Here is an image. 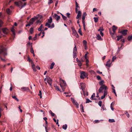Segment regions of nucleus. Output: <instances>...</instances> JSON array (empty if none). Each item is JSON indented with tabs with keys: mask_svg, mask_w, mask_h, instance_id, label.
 Wrapping results in <instances>:
<instances>
[{
	"mask_svg": "<svg viewBox=\"0 0 132 132\" xmlns=\"http://www.w3.org/2000/svg\"><path fill=\"white\" fill-rule=\"evenodd\" d=\"M78 32L79 33V34H80V35L81 36L82 35V32L81 30V28H80L79 29L78 31Z\"/></svg>",
	"mask_w": 132,
	"mask_h": 132,
	"instance_id": "obj_33",
	"label": "nucleus"
},
{
	"mask_svg": "<svg viewBox=\"0 0 132 132\" xmlns=\"http://www.w3.org/2000/svg\"><path fill=\"white\" fill-rule=\"evenodd\" d=\"M39 93L38 94V95H42V92L40 90H39Z\"/></svg>",
	"mask_w": 132,
	"mask_h": 132,
	"instance_id": "obj_62",
	"label": "nucleus"
},
{
	"mask_svg": "<svg viewBox=\"0 0 132 132\" xmlns=\"http://www.w3.org/2000/svg\"><path fill=\"white\" fill-rule=\"evenodd\" d=\"M55 63L54 62L52 63L50 66V69H52L53 68V67Z\"/></svg>",
	"mask_w": 132,
	"mask_h": 132,
	"instance_id": "obj_21",
	"label": "nucleus"
},
{
	"mask_svg": "<svg viewBox=\"0 0 132 132\" xmlns=\"http://www.w3.org/2000/svg\"><path fill=\"white\" fill-rule=\"evenodd\" d=\"M78 65L79 66H81L82 65V64L80 61L78 62Z\"/></svg>",
	"mask_w": 132,
	"mask_h": 132,
	"instance_id": "obj_51",
	"label": "nucleus"
},
{
	"mask_svg": "<svg viewBox=\"0 0 132 132\" xmlns=\"http://www.w3.org/2000/svg\"><path fill=\"white\" fill-rule=\"evenodd\" d=\"M115 32H110V34L111 36H113L115 34Z\"/></svg>",
	"mask_w": 132,
	"mask_h": 132,
	"instance_id": "obj_55",
	"label": "nucleus"
},
{
	"mask_svg": "<svg viewBox=\"0 0 132 132\" xmlns=\"http://www.w3.org/2000/svg\"><path fill=\"white\" fill-rule=\"evenodd\" d=\"M86 103H88L89 102H92L91 101L89 100V99L88 98H86Z\"/></svg>",
	"mask_w": 132,
	"mask_h": 132,
	"instance_id": "obj_27",
	"label": "nucleus"
},
{
	"mask_svg": "<svg viewBox=\"0 0 132 132\" xmlns=\"http://www.w3.org/2000/svg\"><path fill=\"white\" fill-rule=\"evenodd\" d=\"M102 31H100V34L102 36H103V33L102 32Z\"/></svg>",
	"mask_w": 132,
	"mask_h": 132,
	"instance_id": "obj_57",
	"label": "nucleus"
},
{
	"mask_svg": "<svg viewBox=\"0 0 132 132\" xmlns=\"http://www.w3.org/2000/svg\"><path fill=\"white\" fill-rule=\"evenodd\" d=\"M125 112H126V113H125V114H126L127 117L128 118H129L130 117V115H129V114L128 113V112H127V111H125Z\"/></svg>",
	"mask_w": 132,
	"mask_h": 132,
	"instance_id": "obj_46",
	"label": "nucleus"
},
{
	"mask_svg": "<svg viewBox=\"0 0 132 132\" xmlns=\"http://www.w3.org/2000/svg\"><path fill=\"white\" fill-rule=\"evenodd\" d=\"M72 31L74 34H76L77 33V32L76 30H74H74Z\"/></svg>",
	"mask_w": 132,
	"mask_h": 132,
	"instance_id": "obj_63",
	"label": "nucleus"
},
{
	"mask_svg": "<svg viewBox=\"0 0 132 132\" xmlns=\"http://www.w3.org/2000/svg\"><path fill=\"white\" fill-rule=\"evenodd\" d=\"M53 0H49V2H48V4L50 5L51 4L53 3Z\"/></svg>",
	"mask_w": 132,
	"mask_h": 132,
	"instance_id": "obj_47",
	"label": "nucleus"
},
{
	"mask_svg": "<svg viewBox=\"0 0 132 132\" xmlns=\"http://www.w3.org/2000/svg\"><path fill=\"white\" fill-rule=\"evenodd\" d=\"M102 102L101 101H100L98 102V104L101 107L102 106Z\"/></svg>",
	"mask_w": 132,
	"mask_h": 132,
	"instance_id": "obj_42",
	"label": "nucleus"
},
{
	"mask_svg": "<svg viewBox=\"0 0 132 132\" xmlns=\"http://www.w3.org/2000/svg\"><path fill=\"white\" fill-rule=\"evenodd\" d=\"M45 130L46 132H48L47 131V124H48V122L47 121H45Z\"/></svg>",
	"mask_w": 132,
	"mask_h": 132,
	"instance_id": "obj_17",
	"label": "nucleus"
},
{
	"mask_svg": "<svg viewBox=\"0 0 132 132\" xmlns=\"http://www.w3.org/2000/svg\"><path fill=\"white\" fill-rule=\"evenodd\" d=\"M96 77L98 80H100L101 79V78L100 76L98 75L96 76Z\"/></svg>",
	"mask_w": 132,
	"mask_h": 132,
	"instance_id": "obj_43",
	"label": "nucleus"
},
{
	"mask_svg": "<svg viewBox=\"0 0 132 132\" xmlns=\"http://www.w3.org/2000/svg\"><path fill=\"white\" fill-rule=\"evenodd\" d=\"M61 15L62 16V17L63 18V19L64 20H66L67 19V17L64 16L61 13Z\"/></svg>",
	"mask_w": 132,
	"mask_h": 132,
	"instance_id": "obj_32",
	"label": "nucleus"
},
{
	"mask_svg": "<svg viewBox=\"0 0 132 132\" xmlns=\"http://www.w3.org/2000/svg\"><path fill=\"white\" fill-rule=\"evenodd\" d=\"M37 34H36L35 35V36L33 38V40H35L37 39Z\"/></svg>",
	"mask_w": 132,
	"mask_h": 132,
	"instance_id": "obj_45",
	"label": "nucleus"
},
{
	"mask_svg": "<svg viewBox=\"0 0 132 132\" xmlns=\"http://www.w3.org/2000/svg\"><path fill=\"white\" fill-rule=\"evenodd\" d=\"M88 76L87 72L84 71L81 72L80 78L82 79H84Z\"/></svg>",
	"mask_w": 132,
	"mask_h": 132,
	"instance_id": "obj_6",
	"label": "nucleus"
},
{
	"mask_svg": "<svg viewBox=\"0 0 132 132\" xmlns=\"http://www.w3.org/2000/svg\"><path fill=\"white\" fill-rule=\"evenodd\" d=\"M52 21V17L50 16V17L49 19H48V22L46 23L45 24V26H47L48 28L50 27V24H51V23Z\"/></svg>",
	"mask_w": 132,
	"mask_h": 132,
	"instance_id": "obj_7",
	"label": "nucleus"
},
{
	"mask_svg": "<svg viewBox=\"0 0 132 132\" xmlns=\"http://www.w3.org/2000/svg\"><path fill=\"white\" fill-rule=\"evenodd\" d=\"M87 15L86 12H84L83 13L82 17V22L84 28V30H86L85 29V19L86 16Z\"/></svg>",
	"mask_w": 132,
	"mask_h": 132,
	"instance_id": "obj_4",
	"label": "nucleus"
},
{
	"mask_svg": "<svg viewBox=\"0 0 132 132\" xmlns=\"http://www.w3.org/2000/svg\"><path fill=\"white\" fill-rule=\"evenodd\" d=\"M113 92L115 94V95L116 96H117V94H116V91H115V89H113Z\"/></svg>",
	"mask_w": 132,
	"mask_h": 132,
	"instance_id": "obj_53",
	"label": "nucleus"
},
{
	"mask_svg": "<svg viewBox=\"0 0 132 132\" xmlns=\"http://www.w3.org/2000/svg\"><path fill=\"white\" fill-rule=\"evenodd\" d=\"M15 4L19 7L20 9H22L24 6H26V3H24L23 4V3L21 1H19L18 2H14Z\"/></svg>",
	"mask_w": 132,
	"mask_h": 132,
	"instance_id": "obj_3",
	"label": "nucleus"
},
{
	"mask_svg": "<svg viewBox=\"0 0 132 132\" xmlns=\"http://www.w3.org/2000/svg\"><path fill=\"white\" fill-rule=\"evenodd\" d=\"M22 89H23V90L26 91L27 90L29 89V88L28 87H23L21 88Z\"/></svg>",
	"mask_w": 132,
	"mask_h": 132,
	"instance_id": "obj_19",
	"label": "nucleus"
},
{
	"mask_svg": "<svg viewBox=\"0 0 132 132\" xmlns=\"http://www.w3.org/2000/svg\"><path fill=\"white\" fill-rule=\"evenodd\" d=\"M87 41L85 40H84L83 41V43L84 44V45L86 46V45H87Z\"/></svg>",
	"mask_w": 132,
	"mask_h": 132,
	"instance_id": "obj_41",
	"label": "nucleus"
},
{
	"mask_svg": "<svg viewBox=\"0 0 132 132\" xmlns=\"http://www.w3.org/2000/svg\"><path fill=\"white\" fill-rule=\"evenodd\" d=\"M82 90L83 93L84 95V96H85V95H86V93H85V89L83 88H82Z\"/></svg>",
	"mask_w": 132,
	"mask_h": 132,
	"instance_id": "obj_40",
	"label": "nucleus"
},
{
	"mask_svg": "<svg viewBox=\"0 0 132 132\" xmlns=\"http://www.w3.org/2000/svg\"><path fill=\"white\" fill-rule=\"evenodd\" d=\"M3 31L4 33L7 34L9 32V30L6 28H5L3 29Z\"/></svg>",
	"mask_w": 132,
	"mask_h": 132,
	"instance_id": "obj_12",
	"label": "nucleus"
},
{
	"mask_svg": "<svg viewBox=\"0 0 132 132\" xmlns=\"http://www.w3.org/2000/svg\"><path fill=\"white\" fill-rule=\"evenodd\" d=\"M27 60L28 61H29V62H31H31L32 61V60H30V58L29 57H28Z\"/></svg>",
	"mask_w": 132,
	"mask_h": 132,
	"instance_id": "obj_59",
	"label": "nucleus"
},
{
	"mask_svg": "<svg viewBox=\"0 0 132 132\" xmlns=\"http://www.w3.org/2000/svg\"><path fill=\"white\" fill-rule=\"evenodd\" d=\"M132 39V35L128 36V40H130Z\"/></svg>",
	"mask_w": 132,
	"mask_h": 132,
	"instance_id": "obj_31",
	"label": "nucleus"
},
{
	"mask_svg": "<svg viewBox=\"0 0 132 132\" xmlns=\"http://www.w3.org/2000/svg\"><path fill=\"white\" fill-rule=\"evenodd\" d=\"M6 11L8 14H10V10L9 9H7L6 10Z\"/></svg>",
	"mask_w": 132,
	"mask_h": 132,
	"instance_id": "obj_36",
	"label": "nucleus"
},
{
	"mask_svg": "<svg viewBox=\"0 0 132 132\" xmlns=\"http://www.w3.org/2000/svg\"><path fill=\"white\" fill-rule=\"evenodd\" d=\"M77 13L78 14L77 15L80 17L81 16V12L79 11L77 12Z\"/></svg>",
	"mask_w": 132,
	"mask_h": 132,
	"instance_id": "obj_23",
	"label": "nucleus"
},
{
	"mask_svg": "<svg viewBox=\"0 0 132 132\" xmlns=\"http://www.w3.org/2000/svg\"><path fill=\"white\" fill-rule=\"evenodd\" d=\"M6 54V49L4 47H1L0 48V57L2 61H4L5 60L1 57V55L5 56Z\"/></svg>",
	"mask_w": 132,
	"mask_h": 132,
	"instance_id": "obj_2",
	"label": "nucleus"
},
{
	"mask_svg": "<svg viewBox=\"0 0 132 132\" xmlns=\"http://www.w3.org/2000/svg\"><path fill=\"white\" fill-rule=\"evenodd\" d=\"M116 58V57L115 56H113L112 58V62H113L114 61V60H115Z\"/></svg>",
	"mask_w": 132,
	"mask_h": 132,
	"instance_id": "obj_49",
	"label": "nucleus"
},
{
	"mask_svg": "<svg viewBox=\"0 0 132 132\" xmlns=\"http://www.w3.org/2000/svg\"><path fill=\"white\" fill-rule=\"evenodd\" d=\"M12 98H14V99H15L17 101H19V100L16 98V96H12Z\"/></svg>",
	"mask_w": 132,
	"mask_h": 132,
	"instance_id": "obj_29",
	"label": "nucleus"
},
{
	"mask_svg": "<svg viewBox=\"0 0 132 132\" xmlns=\"http://www.w3.org/2000/svg\"><path fill=\"white\" fill-rule=\"evenodd\" d=\"M36 19L34 18H31L29 22L30 23L32 24L33 23V22L35 21Z\"/></svg>",
	"mask_w": 132,
	"mask_h": 132,
	"instance_id": "obj_14",
	"label": "nucleus"
},
{
	"mask_svg": "<svg viewBox=\"0 0 132 132\" xmlns=\"http://www.w3.org/2000/svg\"><path fill=\"white\" fill-rule=\"evenodd\" d=\"M79 7H76L75 8V12L76 13H77V12L79 11L78 10H79V9H78V8H79Z\"/></svg>",
	"mask_w": 132,
	"mask_h": 132,
	"instance_id": "obj_39",
	"label": "nucleus"
},
{
	"mask_svg": "<svg viewBox=\"0 0 132 132\" xmlns=\"http://www.w3.org/2000/svg\"><path fill=\"white\" fill-rule=\"evenodd\" d=\"M75 3L76 4V7H79L78 6V4L76 1H75Z\"/></svg>",
	"mask_w": 132,
	"mask_h": 132,
	"instance_id": "obj_54",
	"label": "nucleus"
},
{
	"mask_svg": "<svg viewBox=\"0 0 132 132\" xmlns=\"http://www.w3.org/2000/svg\"><path fill=\"white\" fill-rule=\"evenodd\" d=\"M31 63V64L32 68H33V67H35V65L34 63V62H33V61H32Z\"/></svg>",
	"mask_w": 132,
	"mask_h": 132,
	"instance_id": "obj_50",
	"label": "nucleus"
},
{
	"mask_svg": "<svg viewBox=\"0 0 132 132\" xmlns=\"http://www.w3.org/2000/svg\"><path fill=\"white\" fill-rule=\"evenodd\" d=\"M53 17L56 20V21L58 22L60 19V16H58L57 14H54L53 15Z\"/></svg>",
	"mask_w": 132,
	"mask_h": 132,
	"instance_id": "obj_9",
	"label": "nucleus"
},
{
	"mask_svg": "<svg viewBox=\"0 0 132 132\" xmlns=\"http://www.w3.org/2000/svg\"><path fill=\"white\" fill-rule=\"evenodd\" d=\"M104 29H103L102 27H100L99 29L98 30V31H103Z\"/></svg>",
	"mask_w": 132,
	"mask_h": 132,
	"instance_id": "obj_37",
	"label": "nucleus"
},
{
	"mask_svg": "<svg viewBox=\"0 0 132 132\" xmlns=\"http://www.w3.org/2000/svg\"><path fill=\"white\" fill-rule=\"evenodd\" d=\"M60 85L63 91H64L65 88V86H66L65 81L64 80H62V81L60 82Z\"/></svg>",
	"mask_w": 132,
	"mask_h": 132,
	"instance_id": "obj_5",
	"label": "nucleus"
},
{
	"mask_svg": "<svg viewBox=\"0 0 132 132\" xmlns=\"http://www.w3.org/2000/svg\"><path fill=\"white\" fill-rule=\"evenodd\" d=\"M128 31V30H122L121 31L119 32L120 34H121L123 36H125L127 34V32Z\"/></svg>",
	"mask_w": 132,
	"mask_h": 132,
	"instance_id": "obj_10",
	"label": "nucleus"
},
{
	"mask_svg": "<svg viewBox=\"0 0 132 132\" xmlns=\"http://www.w3.org/2000/svg\"><path fill=\"white\" fill-rule=\"evenodd\" d=\"M34 29L33 28H31L30 29V32L31 34H32L33 32Z\"/></svg>",
	"mask_w": 132,
	"mask_h": 132,
	"instance_id": "obj_26",
	"label": "nucleus"
},
{
	"mask_svg": "<svg viewBox=\"0 0 132 132\" xmlns=\"http://www.w3.org/2000/svg\"><path fill=\"white\" fill-rule=\"evenodd\" d=\"M52 79L50 77L47 78V82L50 85H51L52 84Z\"/></svg>",
	"mask_w": 132,
	"mask_h": 132,
	"instance_id": "obj_13",
	"label": "nucleus"
},
{
	"mask_svg": "<svg viewBox=\"0 0 132 132\" xmlns=\"http://www.w3.org/2000/svg\"><path fill=\"white\" fill-rule=\"evenodd\" d=\"M71 101L75 105H76L77 108L79 107V105L78 103L73 98H71Z\"/></svg>",
	"mask_w": 132,
	"mask_h": 132,
	"instance_id": "obj_11",
	"label": "nucleus"
},
{
	"mask_svg": "<svg viewBox=\"0 0 132 132\" xmlns=\"http://www.w3.org/2000/svg\"><path fill=\"white\" fill-rule=\"evenodd\" d=\"M104 81L103 80H102L100 81L99 84L100 85L102 86H102L103 85H104L103 84L104 83Z\"/></svg>",
	"mask_w": 132,
	"mask_h": 132,
	"instance_id": "obj_22",
	"label": "nucleus"
},
{
	"mask_svg": "<svg viewBox=\"0 0 132 132\" xmlns=\"http://www.w3.org/2000/svg\"><path fill=\"white\" fill-rule=\"evenodd\" d=\"M30 52L32 53H34V51L33 50V48L32 47V45L31 46V47L30 48Z\"/></svg>",
	"mask_w": 132,
	"mask_h": 132,
	"instance_id": "obj_38",
	"label": "nucleus"
},
{
	"mask_svg": "<svg viewBox=\"0 0 132 132\" xmlns=\"http://www.w3.org/2000/svg\"><path fill=\"white\" fill-rule=\"evenodd\" d=\"M97 37H96V38L97 39L101 40H102V38L100 36L99 34H97Z\"/></svg>",
	"mask_w": 132,
	"mask_h": 132,
	"instance_id": "obj_16",
	"label": "nucleus"
},
{
	"mask_svg": "<svg viewBox=\"0 0 132 132\" xmlns=\"http://www.w3.org/2000/svg\"><path fill=\"white\" fill-rule=\"evenodd\" d=\"M95 123H99V122H100V121L99 120H95Z\"/></svg>",
	"mask_w": 132,
	"mask_h": 132,
	"instance_id": "obj_61",
	"label": "nucleus"
},
{
	"mask_svg": "<svg viewBox=\"0 0 132 132\" xmlns=\"http://www.w3.org/2000/svg\"><path fill=\"white\" fill-rule=\"evenodd\" d=\"M54 86L55 88V89L56 90L61 92L60 90V89L59 87L58 86H57V85H54Z\"/></svg>",
	"mask_w": 132,
	"mask_h": 132,
	"instance_id": "obj_18",
	"label": "nucleus"
},
{
	"mask_svg": "<svg viewBox=\"0 0 132 132\" xmlns=\"http://www.w3.org/2000/svg\"><path fill=\"white\" fill-rule=\"evenodd\" d=\"M110 60H109L108 61H107V63L105 64L106 66L108 67H110L111 63H110Z\"/></svg>",
	"mask_w": 132,
	"mask_h": 132,
	"instance_id": "obj_15",
	"label": "nucleus"
},
{
	"mask_svg": "<svg viewBox=\"0 0 132 132\" xmlns=\"http://www.w3.org/2000/svg\"><path fill=\"white\" fill-rule=\"evenodd\" d=\"M77 49L75 45V47L74 48L73 52V57L74 58H75L77 56Z\"/></svg>",
	"mask_w": 132,
	"mask_h": 132,
	"instance_id": "obj_8",
	"label": "nucleus"
},
{
	"mask_svg": "<svg viewBox=\"0 0 132 132\" xmlns=\"http://www.w3.org/2000/svg\"><path fill=\"white\" fill-rule=\"evenodd\" d=\"M31 25H32V24H31L30 23V22H29V23H28L27 24H26V27H28V26H30Z\"/></svg>",
	"mask_w": 132,
	"mask_h": 132,
	"instance_id": "obj_56",
	"label": "nucleus"
},
{
	"mask_svg": "<svg viewBox=\"0 0 132 132\" xmlns=\"http://www.w3.org/2000/svg\"><path fill=\"white\" fill-rule=\"evenodd\" d=\"M116 37H117L119 38L120 39L121 38H123L122 35H121L120 36H117Z\"/></svg>",
	"mask_w": 132,
	"mask_h": 132,
	"instance_id": "obj_44",
	"label": "nucleus"
},
{
	"mask_svg": "<svg viewBox=\"0 0 132 132\" xmlns=\"http://www.w3.org/2000/svg\"><path fill=\"white\" fill-rule=\"evenodd\" d=\"M50 27L49 28H54V23H53L51 25V24H50Z\"/></svg>",
	"mask_w": 132,
	"mask_h": 132,
	"instance_id": "obj_35",
	"label": "nucleus"
},
{
	"mask_svg": "<svg viewBox=\"0 0 132 132\" xmlns=\"http://www.w3.org/2000/svg\"><path fill=\"white\" fill-rule=\"evenodd\" d=\"M43 27V25L42 24H41L39 27L38 28V30L39 31H40L42 30V29Z\"/></svg>",
	"mask_w": 132,
	"mask_h": 132,
	"instance_id": "obj_24",
	"label": "nucleus"
},
{
	"mask_svg": "<svg viewBox=\"0 0 132 132\" xmlns=\"http://www.w3.org/2000/svg\"><path fill=\"white\" fill-rule=\"evenodd\" d=\"M32 68V69L34 71H36V69L35 68V67H33V68Z\"/></svg>",
	"mask_w": 132,
	"mask_h": 132,
	"instance_id": "obj_60",
	"label": "nucleus"
},
{
	"mask_svg": "<svg viewBox=\"0 0 132 132\" xmlns=\"http://www.w3.org/2000/svg\"><path fill=\"white\" fill-rule=\"evenodd\" d=\"M95 93H94L92 95L91 97V98H90V99H92V98H93L94 97H95Z\"/></svg>",
	"mask_w": 132,
	"mask_h": 132,
	"instance_id": "obj_48",
	"label": "nucleus"
},
{
	"mask_svg": "<svg viewBox=\"0 0 132 132\" xmlns=\"http://www.w3.org/2000/svg\"><path fill=\"white\" fill-rule=\"evenodd\" d=\"M86 64L87 66H88V63L89 62V60L87 59H86Z\"/></svg>",
	"mask_w": 132,
	"mask_h": 132,
	"instance_id": "obj_34",
	"label": "nucleus"
},
{
	"mask_svg": "<svg viewBox=\"0 0 132 132\" xmlns=\"http://www.w3.org/2000/svg\"><path fill=\"white\" fill-rule=\"evenodd\" d=\"M109 121L110 122H113L115 121L114 119H109Z\"/></svg>",
	"mask_w": 132,
	"mask_h": 132,
	"instance_id": "obj_30",
	"label": "nucleus"
},
{
	"mask_svg": "<svg viewBox=\"0 0 132 132\" xmlns=\"http://www.w3.org/2000/svg\"><path fill=\"white\" fill-rule=\"evenodd\" d=\"M80 108L81 109H82L83 110L84 108L82 104H81L80 105Z\"/></svg>",
	"mask_w": 132,
	"mask_h": 132,
	"instance_id": "obj_58",
	"label": "nucleus"
},
{
	"mask_svg": "<svg viewBox=\"0 0 132 132\" xmlns=\"http://www.w3.org/2000/svg\"><path fill=\"white\" fill-rule=\"evenodd\" d=\"M116 29L117 27L113 25L112 26V30L113 32H115Z\"/></svg>",
	"mask_w": 132,
	"mask_h": 132,
	"instance_id": "obj_20",
	"label": "nucleus"
},
{
	"mask_svg": "<svg viewBox=\"0 0 132 132\" xmlns=\"http://www.w3.org/2000/svg\"><path fill=\"white\" fill-rule=\"evenodd\" d=\"M51 116H55V114L53 113V112L51 114Z\"/></svg>",
	"mask_w": 132,
	"mask_h": 132,
	"instance_id": "obj_64",
	"label": "nucleus"
},
{
	"mask_svg": "<svg viewBox=\"0 0 132 132\" xmlns=\"http://www.w3.org/2000/svg\"><path fill=\"white\" fill-rule=\"evenodd\" d=\"M11 31L13 32V34H14L15 33V30L13 28H12L11 30Z\"/></svg>",
	"mask_w": 132,
	"mask_h": 132,
	"instance_id": "obj_52",
	"label": "nucleus"
},
{
	"mask_svg": "<svg viewBox=\"0 0 132 132\" xmlns=\"http://www.w3.org/2000/svg\"><path fill=\"white\" fill-rule=\"evenodd\" d=\"M107 88L106 86L105 85H103L102 86H101L99 88L98 90V92L99 93H101L102 92V91L104 89V91L103 95L101 97V99H103L105 98L106 95L107 94Z\"/></svg>",
	"mask_w": 132,
	"mask_h": 132,
	"instance_id": "obj_1",
	"label": "nucleus"
},
{
	"mask_svg": "<svg viewBox=\"0 0 132 132\" xmlns=\"http://www.w3.org/2000/svg\"><path fill=\"white\" fill-rule=\"evenodd\" d=\"M94 21L95 22H97L98 20V18L97 17H94Z\"/></svg>",
	"mask_w": 132,
	"mask_h": 132,
	"instance_id": "obj_28",
	"label": "nucleus"
},
{
	"mask_svg": "<svg viewBox=\"0 0 132 132\" xmlns=\"http://www.w3.org/2000/svg\"><path fill=\"white\" fill-rule=\"evenodd\" d=\"M67 128V124H65L63 125L62 126V128L64 130L66 129Z\"/></svg>",
	"mask_w": 132,
	"mask_h": 132,
	"instance_id": "obj_25",
	"label": "nucleus"
}]
</instances>
